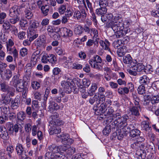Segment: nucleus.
<instances>
[{
  "instance_id": "f257e3e1",
  "label": "nucleus",
  "mask_w": 159,
  "mask_h": 159,
  "mask_svg": "<svg viewBox=\"0 0 159 159\" xmlns=\"http://www.w3.org/2000/svg\"><path fill=\"white\" fill-rule=\"evenodd\" d=\"M111 27L115 33L117 38H120L126 33L127 28L125 27L120 16L117 15L115 16L111 21L109 23Z\"/></svg>"
},
{
  "instance_id": "f03ea898",
  "label": "nucleus",
  "mask_w": 159,
  "mask_h": 159,
  "mask_svg": "<svg viewBox=\"0 0 159 159\" xmlns=\"http://www.w3.org/2000/svg\"><path fill=\"white\" fill-rule=\"evenodd\" d=\"M131 147L135 150L138 149L136 152V157L139 159H144L146 155V146L145 144L140 142L136 141L131 144Z\"/></svg>"
},
{
  "instance_id": "7ed1b4c3",
  "label": "nucleus",
  "mask_w": 159,
  "mask_h": 159,
  "mask_svg": "<svg viewBox=\"0 0 159 159\" xmlns=\"http://www.w3.org/2000/svg\"><path fill=\"white\" fill-rule=\"evenodd\" d=\"M115 124H118L120 127H125L127 125V120L129 118L128 116L126 115H123L121 117V113L116 112V115L114 116Z\"/></svg>"
},
{
  "instance_id": "20e7f679",
  "label": "nucleus",
  "mask_w": 159,
  "mask_h": 159,
  "mask_svg": "<svg viewBox=\"0 0 159 159\" xmlns=\"http://www.w3.org/2000/svg\"><path fill=\"white\" fill-rule=\"evenodd\" d=\"M159 102V95L153 94L152 95L151 100L145 101L144 105L148 108L149 110L153 111L156 110L155 104L158 103Z\"/></svg>"
},
{
  "instance_id": "39448f33",
  "label": "nucleus",
  "mask_w": 159,
  "mask_h": 159,
  "mask_svg": "<svg viewBox=\"0 0 159 159\" xmlns=\"http://www.w3.org/2000/svg\"><path fill=\"white\" fill-rule=\"evenodd\" d=\"M56 140L57 142H61L64 145H70L73 143V140L69 138L67 134H62L57 136Z\"/></svg>"
},
{
  "instance_id": "423d86ee",
  "label": "nucleus",
  "mask_w": 159,
  "mask_h": 159,
  "mask_svg": "<svg viewBox=\"0 0 159 159\" xmlns=\"http://www.w3.org/2000/svg\"><path fill=\"white\" fill-rule=\"evenodd\" d=\"M102 61L101 57L98 55H96L90 59L89 62L92 67L98 70H100V65L98 63H101Z\"/></svg>"
},
{
  "instance_id": "0eeeda50",
  "label": "nucleus",
  "mask_w": 159,
  "mask_h": 159,
  "mask_svg": "<svg viewBox=\"0 0 159 159\" xmlns=\"http://www.w3.org/2000/svg\"><path fill=\"white\" fill-rule=\"evenodd\" d=\"M0 89L2 91L8 93V94L11 95L12 96L14 95L15 89L7 85L6 82H0Z\"/></svg>"
},
{
  "instance_id": "6e6552de",
  "label": "nucleus",
  "mask_w": 159,
  "mask_h": 159,
  "mask_svg": "<svg viewBox=\"0 0 159 159\" xmlns=\"http://www.w3.org/2000/svg\"><path fill=\"white\" fill-rule=\"evenodd\" d=\"M59 116L58 114L55 112L51 115L49 119L50 125H62L64 122L61 120L56 119Z\"/></svg>"
},
{
  "instance_id": "1a4fd4ad",
  "label": "nucleus",
  "mask_w": 159,
  "mask_h": 159,
  "mask_svg": "<svg viewBox=\"0 0 159 159\" xmlns=\"http://www.w3.org/2000/svg\"><path fill=\"white\" fill-rule=\"evenodd\" d=\"M131 68H132L133 70L138 72L142 73L144 72L145 66L142 63H134L133 62L131 65Z\"/></svg>"
},
{
  "instance_id": "9d476101",
  "label": "nucleus",
  "mask_w": 159,
  "mask_h": 159,
  "mask_svg": "<svg viewBox=\"0 0 159 159\" xmlns=\"http://www.w3.org/2000/svg\"><path fill=\"white\" fill-rule=\"evenodd\" d=\"M39 24L33 20L30 21V25L29 34L30 35H34L36 34L37 30H35L39 26Z\"/></svg>"
},
{
  "instance_id": "9b49d317",
  "label": "nucleus",
  "mask_w": 159,
  "mask_h": 159,
  "mask_svg": "<svg viewBox=\"0 0 159 159\" xmlns=\"http://www.w3.org/2000/svg\"><path fill=\"white\" fill-rule=\"evenodd\" d=\"M140 109V106H134L129 108L127 110L128 112H130L132 115L138 116L140 115L139 112V109Z\"/></svg>"
},
{
  "instance_id": "f8f14e48",
  "label": "nucleus",
  "mask_w": 159,
  "mask_h": 159,
  "mask_svg": "<svg viewBox=\"0 0 159 159\" xmlns=\"http://www.w3.org/2000/svg\"><path fill=\"white\" fill-rule=\"evenodd\" d=\"M61 86L64 88V90L67 93H70L71 91V83L68 80H63L61 83Z\"/></svg>"
},
{
  "instance_id": "ddd939ff",
  "label": "nucleus",
  "mask_w": 159,
  "mask_h": 159,
  "mask_svg": "<svg viewBox=\"0 0 159 159\" xmlns=\"http://www.w3.org/2000/svg\"><path fill=\"white\" fill-rule=\"evenodd\" d=\"M0 137L4 140L9 139V136L6 128L3 126H0Z\"/></svg>"
},
{
  "instance_id": "4468645a",
  "label": "nucleus",
  "mask_w": 159,
  "mask_h": 159,
  "mask_svg": "<svg viewBox=\"0 0 159 159\" xmlns=\"http://www.w3.org/2000/svg\"><path fill=\"white\" fill-rule=\"evenodd\" d=\"M60 125H50L49 126V133L51 135L54 134H57L61 132V129L59 127Z\"/></svg>"
},
{
  "instance_id": "2eb2a0df",
  "label": "nucleus",
  "mask_w": 159,
  "mask_h": 159,
  "mask_svg": "<svg viewBox=\"0 0 159 159\" xmlns=\"http://www.w3.org/2000/svg\"><path fill=\"white\" fill-rule=\"evenodd\" d=\"M60 32L61 36L71 37L72 35L73 32L70 30L66 28H62L60 29Z\"/></svg>"
},
{
  "instance_id": "dca6fc26",
  "label": "nucleus",
  "mask_w": 159,
  "mask_h": 159,
  "mask_svg": "<svg viewBox=\"0 0 159 159\" xmlns=\"http://www.w3.org/2000/svg\"><path fill=\"white\" fill-rule=\"evenodd\" d=\"M16 149L17 155L21 157H22L25 153L23 146L21 144H17Z\"/></svg>"
},
{
  "instance_id": "f3484780",
  "label": "nucleus",
  "mask_w": 159,
  "mask_h": 159,
  "mask_svg": "<svg viewBox=\"0 0 159 159\" xmlns=\"http://www.w3.org/2000/svg\"><path fill=\"white\" fill-rule=\"evenodd\" d=\"M139 82L142 85H148L150 83V79L146 75H143L140 77Z\"/></svg>"
},
{
  "instance_id": "a211bd4d",
  "label": "nucleus",
  "mask_w": 159,
  "mask_h": 159,
  "mask_svg": "<svg viewBox=\"0 0 159 159\" xmlns=\"http://www.w3.org/2000/svg\"><path fill=\"white\" fill-rule=\"evenodd\" d=\"M2 75H1L2 78L9 80L12 76V72L9 69H7L2 72Z\"/></svg>"
},
{
  "instance_id": "6ab92c4d",
  "label": "nucleus",
  "mask_w": 159,
  "mask_h": 159,
  "mask_svg": "<svg viewBox=\"0 0 159 159\" xmlns=\"http://www.w3.org/2000/svg\"><path fill=\"white\" fill-rule=\"evenodd\" d=\"M99 43L103 49L109 52L111 51L110 49L109 48L110 43L108 40L106 39L104 41L101 40L99 41Z\"/></svg>"
},
{
  "instance_id": "aec40b11",
  "label": "nucleus",
  "mask_w": 159,
  "mask_h": 159,
  "mask_svg": "<svg viewBox=\"0 0 159 159\" xmlns=\"http://www.w3.org/2000/svg\"><path fill=\"white\" fill-rule=\"evenodd\" d=\"M30 35V37L29 38V39H26L23 41V44L24 46H27L30 45L31 44V42L37 38L38 35L37 34H35L34 35Z\"/></svg>"
},
{
  "instance_id": "412c9836",
  "label": "nucleus",
  "mask_w": 159,
  "mask_h": 159,
  "mask_svg": "<svg viewBox=\"0 0 159 159\" xmlns=\"http://www.w3.org/2000/svg\"><path fill=\"white\" fill-rule=\"evenodd\" d=\"M98 88L97 84L96 83H92L90 88L88 90L90 96H93L95 94Z\"/></svg>"
},
{
  "instance_id": "4be33fe9",
  "label": "nucleus",
  "mask_w": 159,
  "mask_h": 159,
  "mask_svg": "<svg viewBox=\"0 0 159 159\" xmlns=\"http://www.w3.org/2000/svg\"><path fill=\"white\" fill-rule=\"evenodd\" d=\"M76 11L74 14V16L76 17L77 19H79L82 17L84 18L86 16V14L85 11Z\"/></svg>"
},
{
  "instance_id": "5701e85b",
  "label": "nucleus",
  "mask_w": 159,
  "mask_h": 159,
  "mask_svg": "<svg viewBox=\"0 0 159 159\" xmlns=\"http://www.w3.org/2000/svg\"><path fill=\"white\" fill-rule=\"evenodd\" d=\"M21 79H19V76L17 75H14L10 82V85L15 87L16 85L22 81Z\"/></svg>"
},
{
  "instance_id": "b1692460",
  "label": "nucleus",
  "mask_w": 159,
  "mask_h": 159,
  "mask_svg": "<svg viewBox=\"0 0 159 159\" xmlns=\"http://www.w3.org/2000/svg\"><path fill=\"white\" fill-rule=\"evenodd\" d=\"M104 11V15L101 16V20L103 22H105L107 21V20H111L112 18L113 17V16L112 14L111 13H107V11Z\"/></svg>"
},
{
  "instance_id": "393cba45",
  "label": "nucleus",
  "mask_w": 159,
  "mask_h": 159,
  "mask_svg": "<svg viewBox=\"0 0 159 159\" xmlns=\"http://www.w3.org/2000/svg\"><path fill=\"white\" fill-rule=\"evenodd\" d=\"M17 117L18 121H23L26 117V114L24 111H20L17 114Z\"/></svg>"
},
{
  "instance_id": "a878e982",
  "label": "nucleus",
  "mask_w": 159,
  "mask_h": 159,
  "mask_svg": "<svg viewBox=\"0 0 159 159\" xmlns=\"http://www.w3.org/2000/svg\"><path fill=\"white\" fill-rule=\"evenodd\" d=\"M141 126L143 130L146 131L149 130L151 128L149 126V122L147 120H144L141 123Z\"/></svg>"
},
{
  "instance_id": "bb28decb",
  "label": "nucleus",
  "mask_w": 159,
  "mask_h": 159,
  "mask_svg": "<svg viewBox=\"0 0 159 159\" xmlns=\"http://www.w3.org/2000/svg\"><path fill=\"white\" fill-rule=\"evenodd\" d=\"M132 58L131 57L129 54H128L126 56L124 57L123 58V61L124 63L126 64H133V63H132Z\"/></svg>"
},
{
  "instance_id": "cd10ccee",
  "label": "nucleus",
  "mask_w": 159,
  "mask_h": 159,
  "mask_svg": "<svg viewBox=\"0 0 159 159\" xmlns=\"http://www.w3.org/2000/svg\"><path fill=\"white\" fill-rule=\"evenodd\" d=\"M98 42L99 41L97 39V38L96 39L95 41H94L92 39H89L86 42V45L88 47H90L94 44V45L98 47Z\"/></svg>"
},
{
  "instance_id": "c85d7f7f",
  "label": "nucleus",
  "mask_w": 159,
  "mask_h": 159,
  "mask_svg": "<svg viewBox=\"0 0 159 159\" xmlns=\"http://www.w3.org/2000/svg\"><path fill=\"white\" fill-rule=\"evenodd\" d=\"M117 92L120 94L125 95V94H128L129 91L126 87L123 88L120 87L118 89Z\"/></svg>"
},
{
  "instance_id": "c756f323",
  "label": "nucleus",
  "mask_w": 159,
  "mask_h": 159,
  "mask_svg": "<svg viewBox=\"0 0 159 159\" xmlns=\"http://www.w3.org/2000/svg\"><path fill=\"white\" fill-rule=\"evenodd\" d=\"M83 31L84 29L81 26L79 25H77L75 26L74 30V32L76 34H81Z\"/></svg>"
},
{
  "instance_id": "7c9ffc66",
  "label": "nucleus",
  "mask_w": 159,
  "mask_h": 159,
  "mask_svg": "<svg viewBox=\"0 0 159 159\" xmlns=\"http://www.w3.org/2000/svg\"><path fill=\"white\" fill-rule=\"evenodd\" d=\"M24 83L22 81L15 87L16 88V91L19 92H22L24 91Z\"/></svg>"
},
{
  "instance_id": "2f4dec72",
  "label": "nucleus",
  "mask_w": 159,
  "mask_h": 159,
  "mask_svg": "<svg viewBox=\"0 0 159 159\" xmlns=\"http://www.w3.org/2000/svg\"><path fill=\"white\" fill-rule=\"evenodd\" d=\"M11 107L13 109H16L19 107L18 99L15 98L11 101Z\"/></svg>"
},
{
  "instance_id": "473e14b6",
  "label": "nucleus",
  "mask_w": 159,
  "mask_h": 159,
  "mask_svg": "<svg viewBox=\"0 0 159 159\" xmlns=\"http://www.w3.org/2000/svg\"><path fill=\"white\" fill-rule=\"evenodd\" d=\"M127 39H123L122 40H117L114 42L113 45L114 47L115 48H118L121 44L123 43V42Z\"/></svg>"
},
{
  "instance_id": "72a5a7b5",
  "label": "nucleus",
  "mask_w": 159,
  "mask_h": 159,
  "mask_svg": "<svg viewBox=\"0 0 159 159\" xmlns=\"http://www.w3.org/2000/svg\"><path fill=\"white\" fill-rule=\"evenodd\" d=\"M1 110L2 112L5 115L9 114L10 112V108L7 105L1 107Z\"/></svg>"
},
{
  "instance_id": "f704fd0d",
  "label": "nucleus",
  "mask_w": 159,
  "mask_h": 159,
  "mask_svg": "<svg viewBox=\"0 0 159 159\" xmlns=\"http://www.w3.org/2000/svg\"><path fill=\"white\" fill-rule=\"evenodd\" d=\"M117 53L118 56L120 57H123L126 52V50L123 47H120L118 49Z\"/></svg>"
},
{
  "instance_id": "c9c22d12",
  "label": "nucleus",
  "mask_w": 159,
  "mask_h": 159,
  "mask_svg": "<svg viewBox=\"0 0 159 159\" xmlns=\"http://www.w3.org/2000/svg\"><path fill=\"white\" fill-rule=\"evenodd\" d=\"M76 149L74 147H70L68 148L66 151V155L70 157L75 153V152Z\"/></svg>"
},
{
  "instance_id": "e433bc0d",
  "label": "nucleus",
  "mask_w": 159,
  "mask_h": 159,
  "mask_svg": "<svg viewBox=\"0 0 159 159\" xmlns=\"http://www.w3.org/2000/svg\"><path fill=\"white\" fill-rule=\"evenodd\" d=\"M138 93L139 94L144 95L145 94L146 90L145 87L144 85H141L139 86L138 88Z\"/></svg>"
},
{
  "instance_id": "4c0bfd02",
  "label": "nucleus",
  "mask_w": 159,
  "mask_h": 159,
  "mask_svg": "<svg viewBox=\"0 0 159 159\" xmlns=\"http://www.w3.org/2000/svg\"><path fill=\"white\" fill-rule=\"evenodd\" d=\"M10 54H12L14 57V60H16L18 57V51L15 47L13 48L12 51L11 52H9Z\"/></svg>"
},
{
  "instance_id": "58836bf2",
  "label": "nucleus",
  "mask_w": 159,
  "mask_h": 159,
  "mask_svg": "<svg viewBox=\"0 0 159 159\" xmlns=\"http://www.w3.org/2000/svg\"><path fill=\"white\" fill-rule=\"evenodd\" d=\"M140 133V131L137 129H132L131 131H130V132L131 136L133 137L139 135Z\"/></svg>"
},
{
  "instance_id": "ea45409f",
  "label": "nucleus",
  "mask_w": 159,
  "mask_h": 159,
  "mask_svg": "<svg viewBox=\"0 0 159 159\" xmlns=\"http://www.w3.org/2000/svg\"><path fill=\"white\" fill-rule=\"evenodd\" d=\"M7 67V65L2 62L0 61V75H3L2 72L4 71Z\"/></svg>"
},
{
  "instance_id": "a19ab883",
  "label": "nucleus",
  "mask_w": 159,
  "mask_h": 159,
  "mask_svg": "<svg viewBox=\"0 0 159 159\" xmlns=\"http://www.w3.org/2000/svg\"><path fill=\"white\" fill-rule=\"evenodd\" d=\"M111 126L107 125L102 131L103 134L106 136H107L111 132Z\"/></svg>"
},
{
  "instance_id": "79ce46f5",
  "label": "nucleus",
  "mask_w": 159,
  "mask_h": 159,
  "mask_svg": "<svg viewBox=\"0 0 159 159\" xmlns=\"http://www.w3.org/2000/svg\"><path fill=\"white\" fill-rule=\"evenodd\" d=\"M39 53V52H38V51H36L34 52L32 54L31 59V62L32 63H33V64H36L37 61V59L36 58V55L38 54Z\"/></svg>"
},
{
  "instance_id": "37998d69",
  "label": "nucleus",
  "mask_w": 159,
  "mask_h": 159,
  "mask_svg": "<svg viewBox=\"0 0 159 159\" xmlns=\"http://www.w3.org/2000/svg\"><path fill=\"white\" fill-rule=\"evenodd\" d=\"M28 53V50L27 48H21L20 51V54L22 57L25 56Z\"/></svg>"
},
{
  "instance_id": "c03bdc74",
  "label": "nucleus",
  "mask_w": 159,
  "mask_h": 159,
  "mask_svg": "<svg viewBox=\"0 0 159 159\" xmlns=\"http://www.w3.org/2000/svg\"><path fill=\"white\" fill-rule=\"evenodd\" d=\"M50 57L51 58L48 59V61L51 64L52 66H54L56 64L57 61L56 58L54 55L52 54L50 55Z\"/></svg>"
},
{
  "instance_id": "a18cd8bd",
  "label": "nucleus",
  "mask_w": 159,
  "mask_h": 159,
  "mask_svg": "<svg viewBox=\"0 0 159 159\" xmlns=\"http://www.w3.org/2000/svg\"><path fill=\"white\" fill-rule=\"evenodd\" d=\"M12 96L11 95L8 94V93H7L6 95L4 97L3 99L4 102L5 103L7 104H8L10 102H11V98H10V96Z\"/></svg>"
},
{
  "instance_id": "49530a36",
  "label": "nucleus",
  "mask_w": 159,
  "mask_h": 159,
  "mask_svg": "<svg viewBox=\"0 0 159 159\" xmlns=\"http://www.w3.org/2000/svg\"><path fill=\"white\" fill-rule=\"evenodd\" d=\"M133 97L134 100V102L135 106H140L139 104V99L138 97L137 96L136 94H133Z\"/></svg>"
},
{
  "instance_id": "de8ad7c7",
  "label": "nucleus",
  "mask_w": 159,
  "mask_h": 159,
  "mask_svg": "<svg viewBox=\"0 0 159 159\" xmlns=\"http://www.w3.org/2000/svg\"><path fill=\"white\" fill-rule=\"evenodd\" d=\"M34 44L37 46V48H38L43 45V42L39 38L35 41Z\"/></svg>"
},
{
  "instance_id": "09e8293b",
  "label": "nucleus",
  "mask_w": 159,
  "mask_h": 159,
  "mask_svg": "<svg viewBox=\"0 0 159 159\" xmlns=\"http://www.w3.org/2000/svg\"><path fill=\"white\" fill-rule=\"evenodd\" d=\"M83 67V66L81 64H80L77 63H74L72 64V69H73L80 70Z\"/></svg>"
},
{
  "instance_id": "8fccbe9b",
  "label": "nucleus",
  "mask_w": 159,
  "mask_h": 159,
  "mask_svg": "<svg viewBox=\"0 0 159 159\" xmlns=\"http://www.w3.org/2000/svg\"><path fill=\"white\" fill-rule=\"evenodd\" d=\"M40 85L39 83L36 81H34L31 83L32 87L35 89H38L40 88Z\"/></svg>"
},
{
  "instance_id": "3c124183",
  "label": "nucleus",
  "mask_w": 159,
  "mask_h": 159,
  "mask_svg": "<svg viewBox=\"0 0 159 159\" xmlns=\"http://www.w3.org/2000/svg\"><path fill=\"white\" fill-rule=\"evenodd\" d=\"M19 14L18 11H11L9 13V15L11 17L15 18H18Z\"/></svg>"
},
{
  "instance_id": "603ef678",
  "label": "nucleus",
  "mask_w": 159,
  "mask_h": 159,
  "mask_svg": "<svg viewBox=\"0 0 159 159\" xmlns=\"http://www.w3.org/2000/svg\"><path fill=\"white\" fill-rule=\"evenodd\" d=\"M12 128V131H14L15 133H16L18 132L19 130L21 129V126L20 124H16L13 126Z\"/></svg>"
},
{
  "instance_id": "864d4df0",
  "label": "nucleus",
  "mask_w": 159,
  "mask_h": 159,
  "mask_svg": "<svg viewBox=\"0 0 159 159\" xmlns=\"http://www.w3.org/2000/svg\"><path fill=\"white\" fill-rule=\"evenodd\" d=\"M114 110L111 108H110L107 112V114L110 116L111 118H112L113 120H114V116L116 115V113H114Z\"/></svg>"
},
{
  "instance_id": "5fc2aeb1",
  "label": "nucleus",
  "mask_w": 159,
  "mask_h": 159,
  "mask_svg": "<svg viewBox=\"0 0 159 159\" xmlns=\"http://www.w3.org/2000/svg\"><path fill=\"white\" fill-rule=\"evenodd\" d=\"M25 17L28 19H30L33 16V15L30 11H25Z\"/></svg>"
},
{
  "instance_id": "6e6d98bb",
  "label": "nucleus",
  "mask_w": 159,
  "mask_h": 159,
  "mask_svg": "<svg viewBox=\"0 0 159 159\" xmlns=\"http://www.w3.org/2000/svg\"><path fill=\"white\" fill-rule=\"evenodd\" d=\"M121 132H122L121 131V130L120 129H118L116 132V134L117 136L118 139L120 140H121L124 137V134H123V133H122Z\"/></svg>"
},
{
  "instance_id": "4d7b16f0",
  "label": "nucleus",
  "mask_w": 159,
  "mask_h": 159,
  "mask_svg": "<svg viewBox=\"0 0 159 159\" xmlns=\"http://www.w3.org/2000/svg\"><path fill=\"white\" fill-rule=\"evenodd\" d=\"M3 28L5 30H8L10 29L11 25L7 21H6L2 25Z\"/></svg>"
},
{
  "instance_id": "13d9d810",
  "label": "nucleus",
  "mask_w": 159,
  "mask_h": 159,
  "mask_svg": "<svg viewBox=\"0 0 159 159\" xmlns=\"http://www.w3.org/2000/svg\"><path fill=\"white\" fill-rule=\"evenodd\" d=\"M14 150V148L12 146L10 145L7 147V151L8 152V155L9 157H11L10 154L13 152Z\"/></svg>"
},
{
  "instance_id": "bf43d9fd",
  "label": "nucleus",
  "mask_w": 159,
  "mask_h": 159,
  "mask_svg": "<svg viewBox=\"0 0 159 159\" xmlns=\"http://www.w3.org/2000/svg\"><path fill=\"white\" fill-rule=\"evenodd\" d=\"M91 34H94V37L97 38V39L99 41V38H97L98 37V34L97 30L95 29L92 28L91 29L90 31Z\"/></svg>"
},
{
  "instance_id": "052dcab7",
  "label": "nucleus",
  "mask_w": 159,
  "mask_h": 159,
  "mask_svg": "<svg viewBox=\"0 0 159 159\" xmlns=\"http://www.w3.org/2000/svg\"><path fill=\"white\" fill-rule=\"evenodd\" d=\"M48 57H49V56H48L47 55L45 54L43 55L41 58V61L43 63L46 64L48 61Z\"/></svg>"
},
{
  "instance_id": "680f3d73",
  "label": "nucleus",
  "mask_w": 159,
  "mask_h": 159,
  "mask_svg": "<svg viewBox=\"0 0 159 159\" xmlns=\"http://www.w3.org/2000/svg\"><path fill=\"white\" fill-rule=\"evenodd\" d=\"M26 33L24 31H20L18 34V37L20 39H23L25 38Z\"/></svg>"
},
{
  "instance_id": "e2e57ef3",
  "label": "nucleus",
  "mask_w": 159,
  "mask_h": 159,
  "mask_svg": "<svg viewBox=\"0 0 159 159\" xmlns=\"http://www.w3.org/2000/svg\"><path fill=\"white\" fill-rule=\"evenodd\" d=\"M128 89V90L131 92L134 91V84L132 83H128L127 84V87H126Z\"/></svg>"
},
{
  "instance_id": "0e129e2a",
  "label": "nucleus",
  "mask_w": 159,
  "mask_h": 159,
  "mask_svg": "<svg viewBox=\"0 0 159 159\" xmlns=\"http://www.w3.org/2000/svg\"><path fill=\"white\" fill-rule=\"evenodd\" d=\"M83 84L85 86L88 87L91 84L90 81L86 79H84L82 80Z\"/></svg>"
},
{
  "instance_id": "69168bd1",
  "label": "nucleus",
  "mask_w": 159,
  "mask_h": 159,
  "mask_svg": "<svg viewBox=\"0 0 159 159\" xmlns=\"http://www.w3.org/2000/svg\"><path fill=\"white\" fill-rule=\"evenodd\" d=\"M20 24L21 27H25L28 26V22L26 20L24 19L21 20L20 21Z\"/></svg>"
},
{
  "instance_id": "338daca9",
  "label": "nucleus",
  "mask_w": 159,
  "mask_h": 159,
  "mask_svg": "<svg viewBox=\"0 0 159 159\" xmlns=\"http://www.w3.org/2000/svg\"><path fill=\"white\" fill-rule=\"evenodd\" d=\"M55 50L56 52L59 55L62 54L64 51L63 49L60 47L56 48Z\"/></svg>"
},
{
  "instance_id": "774afa93",
  "label": "nucleus",
  "mask_w": 159,
  "mask_h": 159,
  "mask_svg": "<svg viewBox=\"0 0 159 159\" xmlns=\"http://www.w3.org/2000/svg\"><path fill=\"white\" fill-rule=\"evenodd\" d=\"M47 30L49 34L51 35V34L53 33L54 32V27L51 25L48 26L47 27Z\"/></svg>"
}]
</instances>
